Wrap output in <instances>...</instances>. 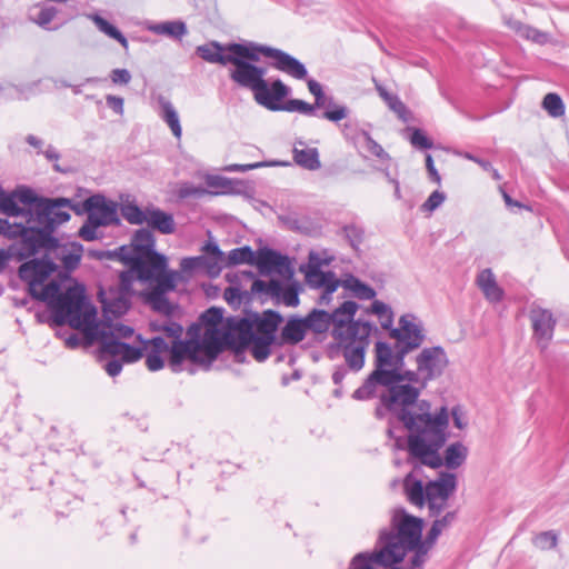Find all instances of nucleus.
<instances>
[{"instance_id":"obj_1","label":"nucleus","mask_w":569,"mask_h":569,"mask_svg":"<svg viewBox=\"0 0 569 569\" xmlns=\"http://www.w3.org/2000/svg\"><path fill=\"white\" fill-rule=\"evenodd\" d=\"M423 519L408 513L403 508L393 510L389 528L379 531L376 548L372 551L373 561L378 566H389L403 561L408 552L411 568H422L429 551L436 545L442 530L438 525L431 528L422 538Z\"/></svg>"},{"instance_id":"obj_2","label":"nucleus","mask_w":569,"mask_h":569,"mask_svg":"<svg viewBox=\"0 0 569 569\" xmlns=\"http://www.w3.org/2000/svg\"><path fill=\"white\" fill-rule=\"evenodd\" d=\"M411 407L400 410L398 420L411 432L408 437V451L411 457L430 468L442 467L439 449L446 443L449 426V412L442 406L436 415L428 412L430 405L426 400L419 402L420 413H413Z\"/></svg>"},{"instance_id":"obj_3","label":"nucleus","mask_w":569,"mask_h":569,"mask_svg":"<svg viewBox=\"0 0 569 569\" xmlns=\"http://www.w3.org/2000/svg\"><path fill=\"white\" fill-rule=\"evenodd\" d=\"M412 313L402 315L399 318V327L390 331V338L396 340L395 346L379 340L375 343L373 369L363 380L362 385H371L391 370H400L405 367L407 355L419 349L426 339L423 328L415 323Z\"/></svg>"},{"instance_id":"obj_4","label":"nucleus","mask_w":569,"mask_h":569,"mask_svg":"<svg viewBox=\"0 0 569 569\" xmlns=\"http://www.w3.org/2000/svg\"><path fill=\"white\" fill-rule=\"evenodd\" d=\"M412 313L402 315L399 318V327L390 331V338L396 340L395 346L379 340L375 343L373 369L363 380L362 385H371L391 370H400L405 367L407 355L419 349L426 339L423 328L415 323Z\"/></svg>"},{"instance_id":"obj_5","label":"nucleus","mask_w":569,"mask_h":569,"mask_svg":"<svg viewBox=\"0 0 569 569\" xmlns=\"http://www.w3.org/2000/svg\"><path fill=\"white\" fill-rule=\"evenodd\" d=\"M283 320V316L273 309L248 310L244 317H230V329L237 332L236 343L242 355L249 350L257 361L262 362L271 355V348L277 347Z\"/></svg>"},{"instance_id":"obj_6","label":"nucleus","mask_w":569,"mask_h":569,"mask_svg":"<svg viewBox=\"0 0 569 569\" xmlns=\"http://www.w3.org/2000/svg\"><path fill=\"white\" fill-rule=\"evenodd\" d=\"M28 293L32 299L49 302L53 309L52 321L56 326L69 323L72 328H80L83 323H89L96 316V309L89 305L86 297V287L76 283L60 292V284L56 280L47 283L41 291L34 288H28Z\"/></svg>"},{"instance_id":"obj_7","label":"nucleus","mask_w":569,"mask_h":569,"mask_svg":"<svg viewBox=\"0 0 569 569\" xmlns=\"http://www.w3.org/2000/svg\"><path fill=\"white\" fill-rule=\"evenodd\" d=\"M422 372L417 366L416 370L406 369L391 370L371 385H361L352 393L356 400H369L378 396V388L386 389L382 401L387 407L392 408L395 405H401V409L412 407L418 402L422 388Z\"/></svg>"},{"instance_id":"obj_8","label":"nucleus","mask_w":569,"mask_h":569,"mask_svg":"<svg viewBox=\"0 0 569 569\" xmlns=\"http://www.w3.org/2000/svg\"><path fill=\"white\" fill-rule=\"evenodd\" d=\"M372 332H379L373 323L353 318L342 331L336 330V338L328 346L329 358L333 359L341 353L351 371H360L365 366Z\"/></svg>"},{"instance_id":"obj_9","label":"nucleus","mask_w":569,"mask_h":569,"mask_svg":"<svg viewBox=\"0 0 569 569\" xmlns=\"http://www.w3.org/2000/svg\"><path fill=\"white\" fill-rule=\"evenodd\" d=\"M277 48L248 41L244 43H227V51L231 52L230 79L238 86L260 76L266 74L267 70L259 67L256 62L260 61V56L272 59Z\"/></svg>"},{"instance_id":"obj_10","label":"nucleus","mask_w":569,"mask_h":569,"mask_svg":"<svg viewBox=\"0 0 569 569\" xmlns=\"http://www.w3.org/2000/svg\"><path fill=\"white\" fill-rule=\"evenodd\" d=\"M41 201L42 206L39 216L42 217V227H38V234L41 236L49 248L59 247L60 240L54 236V231L60 224L68 222L71 218L70 213L63 209L69 208L77 216H81L84 212L88 214L86 200L74 203L71 199L64 197H43Z\"/></svg>"},{"instance_id":"obj_11","label":"nucleus","mask_w":569,"mask_h":569,"mask_svg":"<svg viewBox=\"0 0 569 569\" xmlns=\"http://www.w3.org/2000/svg\"><path fill=\"white\" fill-rule=\"evenodd\" d=\"M43 197L29 187L22 186L13 192H2L0 197V213L8 217H26V226L42 227V217L39 216Z\"/></svg>"},{"instance_id":"obj_12","label":"nucleus","mask_w":569,"mask_h":569,"mask_svg":"<svg viewBox=\"0 0 569 569\" xmlns=\"http://www.w3.org/2000/svg\"><path fill=\"white\" fill-rule=\"evenodd\" d=\"M358 309L359 305L352 300L342 302L332 312L313 308L303 317L307 332L325 335L332 327L331 337L335 339L336 330L342 331L355 318Z\"/></svg>"},{"instance_id":"obj_13","label":"nucleus","mask_w":569,"mask_h":569,"mask_svg":"<svg viewBox=\"0 0 569 569\" xmlns=\"http://www.w3.org/2000/svg\"><path fill=\"white\" fill-rule=\"evenodd\" d=\"M199 332L200 326L197 323H192L188 329V333L197 338L199 351L204 353L202 357L207 368L217 359L224 347L231 349L237 358L242 355V350H239L236 343L237 332L230 329V317L227 318L223 329L203 328L201 339Z\"/></svg>"},{"instance_id":"obj_14","label":"nucleus","mask_w":569,"mask_h":569,"mask_svg":"<svg viewBox=\"0 0 569 569\" xmlns=\"http://www.w3.org/2000/svg\"><path fill=\"white\" fill-rule=\"evenodd\" d=\"M164 254L156 250V237L150 229L141 228L134 231L131 238L130 248H119V260L129 266L132 271L147 267L152 261Z\"/></svg>"},{"instance_id":"obj_15","label":"nucleus","mask_w":569,"mask_h":569,"mask_svg":"<svg viewBox=\"0 0 569 569\" xmlns=\"http://www.w3.org/2000/svg\"><path fill=\"white\" fill-rule=\"evenodd\" d=\"M264 76L260 74L239 87L251 90L258 104L270 111H278V107L290 94L291 89L280 79L268 82Z\"/></svg>"},{"instance_id":"obj_16","label":"nucleus","mask_w":569,"mask_h":569,"mask_svg":"<svg viewBox=\"0 0 569 569\" xmlns=\"http://www.w3.org/2000/svg\"><path fill=\"white\" fill-rule=\"evenodd\" d=\"M178 272L168 270L167 257H159L147 267L136 271V277L141 282H154L150 291L168 293L176 289Z\"/></svg>"},{"instance_id":"obj_17","label":"nucleus","mask_w":569,"mask_h":569,"mask_svg":"<svg viewBox=\"0 0 569 569\" xmlns=\"http://www.w3.org/2000/svg\"><path fill=\"white\" fill-rule=\"evenodd\" d=\"M41 248H49V246L38 234V230H30V234H26L22 240L11 243L7 249H0V274L7 268L10 259L27 260L39 253Z\"/></svg>"},{"instance_id":"obj_18","label":"nucleus","mask_w":569,"mask_h":569,"mask_svg":"<svg viewBox=\"0 0 569 569\" xmlns=\"http://www.w3.org/2000/svg\"><path fill=\"white\" fill-rule=\"evenodd\" d=\"M416 363L423 376L422 388H426L428 382L442 376L449 360L441 346H433L423 348L416 357Z\"/></svg>"},{"instance_id":"obj_19","label":"nucleus","mask_w":569,"mask_h":569,"mask_svg":"<svg viewBox=\"0 0 569 569\" xmlns=\"http://www.w3.org/2000/svg\"><path fill=\"white\" fill-rule=\"evenodd\" d=\"M58 268V264L46 252L42 258L22 262L18 268V276L28 284V288H34L42 284Z\"/></svg>"},{"instance_id":"obj_20","label":"nucleus","mask_w":569,"mask_h":569,"mask_svg":"<svg viewBox=\"0 0 569 569\" xmlns=\"http://www.w3.org/2000/svg\"><path fill=\"white\" fill-rule=\"evenodd\" d=\"M190 340H173L169 348V367L172 372L182 370V362L189 359L192 363L206 366L204 358L200 355L197 338L190 336Z\"/></svg>"},{"instance_id":"obj_21","label":"nucleus","mask_w":569,"mask_h":569,"mask_svg":"<svg viewBox=\"0 0 569 569\" xmlns=\"http://www.w3.org/2000/svg\"><path fill=\"white\" fill-rule=\"evenodd\" d=\"M86 203L88 207V216L92 218L96 226L107 227L120 224L117 204L111 200H107L103 194H92L86 199Z\"/></svg>"},{"instance_id":"obj_22","label":"nucleus","mask_w":569,"mask_h":569,"mask_svg":"<svg viewBox=\"0 0 569 569\" xmlns=\"http://www.w3.org/2000/svg\"><path fill=\"white\" fill-rule=\"evenodd\" d=\"M253 264L258 267L262 276L276 272L281 276L289 274L291 277L293 273L289 258L271 248L261 249L258 256H256Z\"/></svg>"},{"instance_id":"obj_23","label":"nucleus","mask_w":569,"mask_h":569,"mask_svg":"<svg viewBox=\"0 0 569 569\" xmlns=\"http://www.w3.org/2000/svg\"><path fill=\"white\" fill-rule=\"evenodd\" d=\"M44 252H54V257L62 262V267L64 269V274H60L61 277H68L71 272H73L81 262L83 246L78 241H71L68 243H61L56 248H41V251Z\"/></svg>"},{"instance_id":"obj_24","label":"nucleus","mask_w":569,"mask_h":569,"mask_svg":"<svg viewBox=\"0 0 569 569\" xmlns=\"http://www.w3.org/2000/svg\"><path fill=\"white\" fill-rule=\"evenodd\" d=\"M306 336L307 329L303 317L291 315L280 328V332L277 338V347L297 346L306 338Z\"/></svg>"},{"instance_id":"obj_25","label":"nucleus","mask_w":569,"mask_h":569,"mask_svg":"<svg viewBox=\"0 0 569 569\" xmlns=\"http://www.w3.org/2000/svg\"><path fill=\"white\" fill-rule=\"evenodd\" d=\"M457 489V477L451 472H441L439 478L426 485V500L448 501Z\"/></svg>"},{"instance_id":"obj_26","label":"nucleus","mask_w":569,"mask_h":569,"mask_svg":"<svg viewBox=\"0 0 569 569\" xmlns=\"http://www.w3.org/2000/svg\"><path fill=\"white\" fill-rule=\"evenodd\" d=\"M272 60L273 61L270 64L272 68L287 73L295 79L305 80L308 76L306 66L297 58L281 49H276Z\"/></svg>"},{"instance_id":"obj_27","label":"nucleus","mask_w":569,"mask_h":569,"mask_svg":"<svg viewBox=\"0 0 569 569\" xmlns=\"http://www.w3.org/2000/svg\"><path fill=\"white\" fill-rule=\"evenodd\" d=\"M557 323L552 312L548 309L536 308V345L545 349L553 337Z\"/></svg>"},{"instance_id":"obj_28","label":"nucleus","mask_w":569,"mask_h":569,"mask_svg":"<svg viewBox=\"0 0 569 569\" xmlns=\"http://www.w3.org/2000/svg\"><path fill=\"white\" fill-rule=\"evenodd\" d=\"M151 230L161 234H172L176 231L173 214L154 206L147 207L146 222Z\"/></svg>"},{"instance_id":"obj_29","label":"nucleus","mask_w":569,"mask_h":569,"mask_svg":"<svg viewBox=\"0 0 569 569\" xmlns=\"http://www.w3.org/2000/svg\"><path fill=\"white\" fill-rule=\"evenodd\" d=\"M476 283L489 302L498 303L503 300L505 291L498 284L490 268H486L478 273Z\"/></svg>"},{"instance_id":"obj_30","label":"nucleus","mask_w":569,"mask_h":569,"mask_svg":"<svg viewBox=\"0 0 569 569\" xmlns=\"http://www.w3.org/2000/svg\"><path fill=\"white\" fill-rule=\"evenodd\" d=\"M196 53L209 63H219L221 66L231 64V52L227 51V44L218 41L197 47Z\"/></svg>"},{"instance_id":"obj_31","label":"nucleus","mask_w":569,"mask_h":569,"mask_svg":"<svg viewBox=\"0 0 569 569\" xmlns=\"http://www.w3.org/2000/svg\"><path fill=\"white\" fill-rule=\"evenodd\" d=\"M403 491L408 501L417 507L426 505V486L423 482L416 478L413 472H409L403 479Z\"/></svg>"},{"instance_id":"obj_32","label":"nucleus","mask_w":569,"mask_h":569,"mask_svg":"<svg viewBox=\"0 0 569 569\" xmlns=\"http://www.w3.org/2000/svg\"><path fill=\"white\" fill-rule=\"evenodd\" d=\"M101 303L104 317L111 315L114 318H119L130 309V301L127 298V295L121 292H111L109 297L101 299Z\"/></svg>"},{"instance_id":"obj_33","label":"nucleus","mask_w":569,"mask_h":569,"mask_svg":"<svg viewBox=\"0 0 569 569\" xmlns=\"http://www.w3.org/2000/svg\"><path fill=\"white\" fill-rule=\"evenodd\" d=\"M376 90L380 98L387 103L390 110H392L399 119L407 122L410 117V111L407 106L400 100L397 94L390 93L382 84L376 82Z\"/></svg>"},{"instance_id":"obj_34","label":"nucleus","mask_w":569,"mask_h":569,"mask_svg":"<svg viewBox=\"0 0 569 569\" xmlns=\"http://www.w3.org/2000/svg\"><path fill=\"white\" fill-rule=\"evenodd\" d=\"M295 162L307 170L313 171L321 167L319 159V152L317 148H303L299 149L297 146L292 150Z\"/></svg>"},{"instance_id":"obj_35","label":"nucleus","mask_w":569,"mask_h":569,"mask_svg":"<svg viewBox=\"0 0 569 569\" xmlns=\"http://www.w3.org/2000/svg\"><path fill=\"white\" fill-rule=\"evenodd\" d=\"M300 286L293 281L291 283L283 284L280 281V289L277 296L273 297L272 302L276 306L283 303L287 307H298L300 305Z\"/></svg>"},{"instance_id":"obj_36","label":"nucleus","mask_w":569,"mask_h":569,"mask_svg":"<svg viewBox=\"0 0 569 569\" xmlns=\"http://www.w3.org/2000/svg\"><path fill=\"white\" fill-rule=\"evenodd\" d=\"M468 448L457 441L449 445L445 451V458L442 459V466L445 465L449 469L459 468L467 459Z\"/></svg>"},{"instance_id":"obj_37","label":"nucleus","mask_w":569,"mask_h":569,"mask_svg":"<svg viewBox=\"0 0 569 569\" xmlns=\"http://www.w3.org/2000/svg\"><path fill=\"white\" fill-rule=\"evenodd\" d=\"M97 338L100 342L101 352L111 356H120L126 345V342L120 341L114 337L113 331H107L104 328L98 330Z\"/></svg>"},{"instance_id":"obj_38","label":"nucleus","mask_w":569,"mask_h":569,"mask_svg":"<svg viewBox=\"0 0 569 569\" xmlns=\"http://www.w3.org/2000/svg\"><path fill=\"white\" fill-rule=\"evenodd\" d=\"M159 104L161 107V118L167 122L173 136L179 139L181 137L182 129L176 109L172 103L163 97L159 98Z\"/></svg>"},{"instance_id":"obj_39","label":"nucleus","mask_w":569,"mask_h":569,"mask_svg":"<svg viewBox=\"0 0 569 569\" xmlns=\"http://www.w3.org/2000/svg\"><path fill=\"white\" fill-rule=\"evenodd\" d=\"M279 289L280 280L278 279H271L269 281H264L262 279H254V281L252 282V292H256V296L258 297L261 303L267 302L269 297L272 300L273 297L278 295Z\"/></svg>"},{"instance_id":"obj_40","label":"nucleus","mask_w":569,"mask_h":569,"mask_svg":"<svg viewBox=\"0 0 569 569\" xmlns=\"http://www.w3.org/2000/svg\"><path fill=\"white\" fill-rule=\"evenodd\" d=\"M30 230H39V228L26 226L22 222L10 223L8 219L0 218V236H4L8 239L22 240L26 234H30Z\"/></svg>"},{"instance_id":"obj_41","label":"nucleus","mask_w":569,"mask_h":569,"mask_svg":"<svg viewBox=\"0 0 569 569\" xmlns=\"http://www.w3.org/2000/svg\"><path fill=\"white\" fill-rule=\"evenodd\" d=\"M366 313H373L378 316L380 320L381 328L388 330V335L390 336V331L393 328V311L392 309L385 302L380 300H375L369 309L366 310Z\"/></svg>"},{"instance_id":"obj_42","label":"nucleus","mask_w":569,"mask_h":569,"mask_svg":"<svg viewBox=\"0 0 569 569\" xmlns=\"http://www.w3.org/2000/svg\"><path fill=\"white\" fill-rule=\"evenodd\" d=\"M90 19L93 21V23L99 29V31L103 32L109 38L118 41L121 44V47L124 48L126 50L128 49L127 38L116 26H113L108 20H106L104 18H102L101 16H99L97 13L90 16Z\"/></svg>"},{"instance_id":"obj_43","label":"nucleus","mask_w":569,"mask_h":569,"mask_svg":"<svg viewBox=\"0 0 569 569\" xmlns=\"http://www.w3.org/2000/svg\"><path fill=\"white\" fill-rule=\"evenodd\" d=\"M150 30L172 39H181L187 33V26L182 21H167L152 26Z\"/></svg>"},{"instance_id":"obj_44","label":"nucleus","mask_w":569,"mask_h":569,"mask_svg":"<svg viewBox=\"0 0 569 569\" xmlns=\"http://www.w3.org/2000/svg\"><path fill=\"white\" fill-rule=\"evenodd\" d=\"M256 260V253L249 246H243L232 249L226 259V267H232L240 263L253 264Z\"/></svg>"},{"instance_id":"obj_45","label":"nucleus","mask_w":569,"mask_h":569,"mask_svg":"<svg viewBox=\"0 0 569 569\" xmlns=\"http://www.w3.org/2000/svg\"><path fill=\"white\" fill-rule=\"evenodd\" d=\"M206 183L209 188L214 190L212 193L218 194L233 192L234 186L239 184L240 181L218 174H211L207 177Z\"/></svg>"},{"instance_id":"obj_46","label":"nucleus","mask_w":569,"mask_h":569,"mask_svg":"<svg viewBox=\"0 0 569 569\" xmlns=\"http://www.w3.org/2000/svg\"><path fill=\"white\" fill-rule=\"evenodd\" d=\"M345 287L351 290L357 298L362 300H372L377 295L372 287L352 276L345 281Z\"/></svg>"},{"instance_id":"obj_47","label":"nucleus","mask_w":569,"mask_h":569,"mask_svg":"<svg viewBox=\"0 0 569 569\" xmlns=\"http://www.w3.org/2000/svg\"><path fill=\"white\" fill-rule=\"evenodd\" d=\"M322 261L321 259L313 252L309 256V270L306 274V278L311 287L321 288L320 282L325 280L326 277H322L321 273H327V271L321 270Z\"/></svg>"},{"instance_id":"obj_48","label":"nucleus","mask_w":569,"mask_h":569,"mask_svg":"<svg viewBox=\"0 0 569 569\" xmlns=\"http://www.w3.org/2000/svg\"><path fill=\"white\" fill-rule=\"evenodd\" d=\"M349 112L350 110L347 106L337 103L335 98L329 96V103L322 112L321 118L337 123L347 118Z\"/></svg>"},{"instance_id":"obj_49","label":"nucleus","mask_w":569,"mask_h":569,"mask_svg":"<svg viewBox=\"0 0 569 569\" xmlns=\"http://www.w3.org/2000/svg\"><path fill=\"white\" fill-rule=\"evenodd\" d=\"M541 107L552 118H559L565 114V103L558 93H547L541 102Z\"/></svg>"},{"instance_id":"obj_50","label":"nucleus","mask_w":569,"mask_h":569,"mask_svg":"<svg viewBox=\"0 0 569 569\" xmlns=\"http://www.w3.org/2000/svg\"><path fill=\"white\" fill-rule=\"evenodd\" d=\"M121 214L130 224L140 226L147 220V207L142 209L136 203H127L121 207Z\"/></svg>"},{"instance_id":"obj_51","label":"nucleus","mask_w":569,"mask_h":569,"mask_svg":"<svg viewBox=\"0 0 569 569\" xmlns=\"http://www.w3.org/2000/svg\"><path fill=\"white\" fill-rule=\"evenodd\" d=\"M166 295L163 291H149L146 298L154 311L170 316L172 313V306Z\"/></svg>"},{"instance_id":"obj_52","label":"nucleus","mask_w":569,"mask_h":569,"mask_svg":"<svg viewBox=\"0 0 569 569\" xmlns=\"http://www.w3.org/2000/svg\"><path fill=\"white\" fill-rule=\"evenodd\" d=\"M57 13L58 9L56 7L41 6L38 13L32 17V21L46 30H52L53 28L50 27V23Z\"/></svg>"},{"instance_id":"obj_53","label":"nucleus","mask_w":569,"mask_h":569,"mask_svg":"<svg viewBox=\"0 0 569 569\" xmlns=\"http://www.w3.org/2000/svg\"><path fill=\"white\" fill-rule=\"evenodd\" d=\"M200 325L203 328H219V325L223 320V313L221 308L210 307L204 312L201 313Z\"/></svg>"},{"instance_id":"obj_54","label":"nucleus","mask_w":569,"mask_h":569,"mask_svg":"<svg viewBox=\"0 0 569 569\" xmlns=\"http://www.w3.org/2000/svg\"><path fill=\"white\" fill-rule=\"evenodd\" d=\"M345 238L349 242L350 247L358 252L360 244L363 241L365 231L362 228L356 224H347L342 228Z\"/></svg>"},{"instance_id":"obj_55","label":"nucleus","mask_w":569,"mask_h":569,"mask_svg":"<svg viewBox=\"0 0 569 569\" xmlns=\"http://www.w3.org/2000/svg\"><path fill=\"white\" fill-rule=\"evenodd\" d=\"M360 134L362 136L365 140V147L368 152H370L372 156L379 158L380 160H390L389 153L379 144L371 134L366 131L361 130Z\"/></svg>"},{"instance_id":"obj_56","label":"nucleus","mask_w":569,"mask_h":569,"mask_svg":"<svg viewBox=\"0 0 569 569\" xmlns=\"http://www.w3.org/2000/svg\"><path fill=\"white\" fill-rule=\"evenodd\" d=\"M410 132V143L418 149H431L433 147V142L430 138L427 137L423 130L419 128H408Z\"/></svg>"},{"instance_id":"obj_57","label":"nucleus","mask_w":569,"mask_h":569,"mask_svg":"<svg viewBox=\"0 0 569 569\" xmlns=\"http://www.w3.org/2000/svg\"><path fill=\"white\" fill-rule=\"evenodd\" d=\"M280 164H287L286 162H279V161H259L253 163H246V164H228L223 168L224 171L228 172H246L249 170L263 168V167H270V166H280Z\"/></svg>"},{"instance_id":"obj_58","label":"nucleus","mask_w":569,"mask_h":569,"mask_svg":"<svg viewBox=\"0 0 569 569\" xmlns=\"http://www.w3.org/2000/svg\"><path fill=\"white\" fill-rule=\"evenodd\" d=\"M558 543V535L553 530L543 531L536 535V547L542 550H550Z\"/></svg>"},{"instance_id":"obj_59","label":"nucleus","mask_w":569,"mask_h":569,"mask_svg":"<svg viewBox=\"0 0 569 569\" xmlns=\"http://www.w3.org/2000/svg\"><path fill=\"white\" fill-rule=\"evenodd\" d=\"M206 261L201 262V269H204L210 277H218L222 271V262L224 257H204Z\"/></svg>"},{"instance_id":"obj_60","label":"nucleus","mask_w":569,"mask_h":569,"mask_svg":"<svg viewBox=\"0 0 569 569\" xmlns=\"http://www.w3.org/2000/svg\"><path fill=\"white\" fill-rule=\"evenodd\" d=\"M103 328H108L109 330L108 331H113L114 332V337H117V339L119 338H130L134 330L132 327L130 326H127V325H123V323H112L111 321V318L108 317V320L103 321Z\"/></svg>"},{"instance_id":"obj_61","label":"nucleus","mask_w":569,"mask_h":569,"mask_svg":"<svg viewBox=\"0 0 569 569\" xmlns=\"http://www.w3.org/2000/svg\"><path fill=\"white\" fill-rule=\"evenodd\" d=\"M446 200V194L442 191L435 190L428 199L421 204L420 210L423 212H432L439 208Z\"/></svg>"},{"instance_id":"obj_62","label":"nucleus","mask_w":569,"mask_h":569,"mask_svg":"<svg viewBox=\"0 0 569 569\" xmlns=\"http://www.w3.org/2000/svg\"><path fill=\"white\" fill-rule=\"evenodd\" d=\"M100 226H96V222L92 221V218L88 216L86 222L79 229L78 234L86 241H94L99 238L97 233V229Z\"/></svg>"},{"instance_id":"obj_63","label":"nucleus","mask_w":569,"mask_h":569,"mask_svg":"<svg viewBox=\"0 0 569 569\" xmlns=\"http://www.w3.org/2000/svg\"><path fill=\"white\" fill-rule=\"evenodd\" d=\"M152 330L154 331H163L167 337L173 338V340L181 339V335L183 332V328L180 323L170 321L163 326L152 325Z\"/></svg>"},{"instance_id":"obj_64","label":"nucleus","mask_w":569,"mask_h":569,"mask_svg":"<svg viewBox=\"0 0 569 569\" xmlns=\"http://www.w3.org/2000/svg\"><path fill=\"white\" fill-rule=\"evenodd\" d=\"M120 356H121L122 362L132 363L142 358L143 349L140 347L131 346L126 342Z\"/></svg>"}]
</instances>
